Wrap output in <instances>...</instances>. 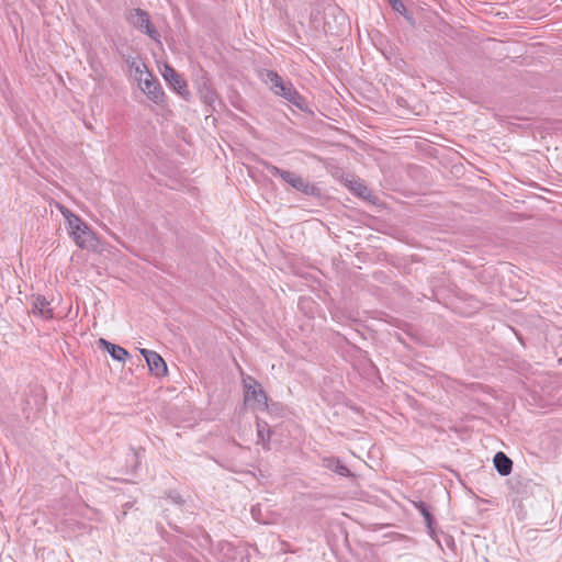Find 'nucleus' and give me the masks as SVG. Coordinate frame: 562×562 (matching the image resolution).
Returning a JSON list of instances; mask_svg holds the SVG:
<instances>
[{
  "instance_id": "nucleus-1",
  "label": "nucleus",
  "mask_w": 562,
  "mask_h": 562,
  "mask_svg": "<svg viewBox=\"0 0 562 562\" xmlns=\"http://www.w3.org/2000/svg\"><path fill=\"white\" fill-rule=\"evenodd\" d=\"M60 212L67 221V229L75 244L81 249H94L98 238L91 227L69 209L60 206Z\"/></svg>"
},
{
  "instance_id": "nucleus-2",
  "label": "nucleus",
  "mask_w": 562,
  "mask_h": 562,
  "mask_svg": "<svg viewBox=\"0 0 562 562\" xmlns=\"http://www.w3.org/2000/svg\"><path fill=\"white\" fill-rule=\"evenodd\" d=\"M126 21L139 32L149 36L156 43L161 44V35L151 23L150 15L146 10L134 8L127 11Z\"/></svg>"
},
{
  "instance_id": "nucleus-3",
  "label": "nucleus",
  "mask_w": 562,
  "mask_h": 562,
  "mask_svg": "<svg viewBox=\"0 0 562 562\" xmlns=\"http://www.w3.org/2000/svg\"><path fill=\"white\" fill-rule=\"evenodd\" d=\"M244 404L252 409L266 411L268 408V396L261 384L251 376L243 380Z\"/></svg>"
},
{
  "instance_id": "nucleus-4",
  "label": "nucleus",
  "mask_w": 562,
  "mask_h": 562,
  "mask_svg": "<svg viewBox=\"0 0 562 562\" xmlns=\"http://www.w3.org/2000/svg\"><path fill=\"white\" fill-rule=\"evenodd\" d=\"M46 406V393L44 387L35 385L30 389L24 398L22 407L23 415L26 419H32L37 416Z\"/></svg>"
},
{
  "instance_id": "nucleus-5",
  "label": "nucleus",
  "mask_w": 562,
  "mask_h": 562,
  "mask_svg": "<svg viewBox=\"0 0 562 562\" xmlns=\"http://www.w3.org/2000/svg\"><path fill=\"white\" fill-rule=\"evenodd\" d=\"M161 75L170 88H172L184 100H189L191 93L189 91L188 85L172 66L166 64Z\"/></svg>"
},
{
  "instance_id": "nucleus-6",
  "label": "nucleus",
  "mask_w": 562,
  "mask_h": 562,
  "mask_svg": "<svg viewBox=\"0 0 562 562\" xmlns=\"http://www.w3.org/2000/svg\"><path fill=\"white\" fill-rule=\"evenodd\" d=\"M266 82L270 83V89L276 95L288 100L295 87L291 81H284L283 78L273 70H266Z\"/></svg>"
},
{
  "instance_id": "nucleus-7",
  "label": "nucleus",
  "mask_w": 562,
  "mask_h": 562,
  "mask_svg": "<svg viewBox=\"0 0 562 562\" xmlns=\"http://www.w3.org/2000/svg\"><path fill=\"white\" fill-rule=\"evenodd\" d=\"M139 88L147 97L156 104H162L165 102V92L159 80L153 76L151 72H147V77L143 79Z\"/></svg>"
},
{
  "instance_id": "nucleus-8",
  "label": "nucleus",
  "mask_w": 562,
  "mask_h": 562,
  "mask_svg": "<svg viewBox=\"0 0 562 562\" xmlns=\"http://www.w3.org/2000/svg\"><path fill=\"white\" fill-rule=\"evenodd\" d=\"M140 353L145 358L148 369L154 375L164 376L167 374V364L159 353L148 349H140Z\"/></svg>"
},
{
  "instance_id": "nucleus-9",
  "label": "nucleus",
  "mask_w": 562,
  "mask_h": 562,
  "mask_svg": "<svg viewBox=\"0 0 562 562\" xmlns=\"http://www.w3.org/2000/svg\"><path fill=\"white\" fill-rule=\"evenodd\" d=\"M413 505L420 513V515L424 517V521H425L426 527L428 529L429 536L432 539H436L437 521H436L434 515L431 514V512L429 509V506L425 502H423V501L413 502Z\"/></svg>"
},
{
  "instance_id": "nucleus-10",
  "label": "nucleus",
  "mask_w": 562,
  "mask_h": 562,
  "mask_svg": "<svg viewBox=\"0 0 562 562\" xmlns=\"http://www.w3.org/2000/svg\"><path fill=\"white\" fill-rule=\"evenodd\" d=\"M322 465L330 471H334L340 476L355 477V474L341 463L337 457H325L322 459Z\"/></svg>"
},
{
  "instance_id": "nucleus-11",
  "label": "nucleus",
  "mask_w": 562,
  "mask_h": 562,
  "mask_svg": "<svg viewBox=\"0 0 562 562\" xmlns=\"http://www.w3.org/2000/svg\"><path fill=\"white\" fill-rule=\"evenodd\" d=\"M50 303L43 295H37L33 301L32 313L41 316L43 319L54 318V311L49 307Z\"/></svg>"
},
{
  "instance_id": "nucleus-12",
  "label": "nucleus",
  "mask_w": 562,
  "mask_h": 562,
  "mask_svg": "<svg viewBox=\"0 0 562 562\" xmlns=\"http://www.w3.org/2000/svg\"><path fill=\"white\" fill-rule=\"evenodd\" d=\"M215 551L221 562H234L237 558L236 548L227 541L217 542Z\"/></svg>"
},
{
  "instance_id": "nucleus-13",
  "label": "nucleus",
  "mask_w": 562,
  "mask_h": 562,
  "mask_svg": "<svg viewBox=\"0 0 562 562\" xmlns=\"http://www.w3.org/2000/svg\"><path fill=\"white\" fill-rule=\"evenodd\" d=\"M99 346L106 350L114 360L120 362H124L130 356L126 349L104 338L99 339Z\"/></svg>"
},
{
  "instance_id": "nucleus-14",
  "label": "nucleus",
  "mask_w": 562,
  "mask_h": 562,
  "mask_svg": "<svg viewBox=\"0 0 562 562\" xmlns=\"http://www.w3.org/2000/svg\"><path fill=\"white\" fill-rule=\"evenodd\" d=\"M257 426V436H258V442L262 445V448L265 450H270V439L272 436V431L266 420H262L260 418H257L256 422Z\"/></svg>"
},
{
  "instance_id": "nucleus-15",
  "label": "nucleus",
  "mask_w": 562,
  "mask_h": 562,
  "mask_svg": "<svg viewBox=\"0 0 562 562\" xmlns=\"http://www.w3.org/2000/svg\"><path fill=\"white\" fill-rule=\"evenodd\" d=\"M494 467L496 471L502 475H508L513 470V461L504 452L499 451L494 456Z\"/></svg>"
},
{
  "instance_id": "nucleus-16",
  "label": "nucleus",
  "mask_w": 562,
  "mask_h": 562,
  "mask_svg": "<svg viewBox=\"0 0 562 562\" xmlns=\"http://www.w3.org/2000/svg\"><path fill=\"white\" fill-rule=\"evenodd\" d=\"M199 97L204 104L212 109H214V104L218 99L216 91L205 82L199 89Z\"/></svg>"
},
{
  "instance_id": "nucleus-17",
  "label": "nucleus",
  "mask_w": 562,
  "mask_h": 562,
  "mask_svg": "<svg viewBox=\"0 0 562 562\" xmlns=\"http://www.w3.org/2000/svg\"><path fill=\"white\" fill-rule=\"evenodd\" d=\"M292 188L304 193L305 195H312V196L317 195L319 192L318 188L315 184L308 182L301 176H299L296 178L295 182L292 183Z\"/></svg>"
},
{
  "instance_id": "nucleus-18",
  "label": "nucleus",
  "mask_w": 562,
  "mask_h": 562,
  "mask_svg": "<svg viewBox=\"0 0 562 562\" xmlns=\"http://www.w3.org/2000/svg\"><path fill=\"white\" fill-rule=\"evenodd\" d=\"M130 69L135 72V79L138 81V85H142L143 79L147 77V72H149L147 66L144 63H137L136 60H127Z\"/></svg>"
},
{
  "instance_id": "nucleus-19",
  "label": "nucleus",
  "mask_w": 562,
  "mask_h": 562,
  "mask_svg": "<svg viewBox=\"0 0 562 562\" xmlns=\"http://www.w3.org/2000/svg\"><path fill=\"white\" fill-rule=\"evenodd\" d=\"M290 103L295 105L301 111H307V102L306 99L299 93V91L295 89L292 91L291 97L288 99Z\"/></svg>"
},
{
  "instance_id": "nucleus-20",
  "label": "nucleus",
  "mask_w": 562,
  "mask_h": 562,
  "mask_svg": "<svg viewBox=\"0 0 562 562\" xmlns=\"http://www.w3.org/2000/svg\"><path fill=\"white\" fill-rule=\"evenodd\" d=\"M260 165L272 176L282 178V175L284 172L283 169L272 165L268 160H260Z\"/></svg>"
},
{
  "instance_id": "nucleus-21",
  "label": "nucleus",
  "mask_w": 562,
  "mask_h": 562,
  "mask_svg": "<svg viewBox=\"0 0 562 562\" xmlns=\"http://www.w3.org/2000/svg\"><path fill=\"white\" fill-rule=\"evenodd\" d=\"M167 497L175 504L179 505V506H182L184 505V499L183 497L180 495V493L176 490H171L167 493Z\"/></svg>"
},
{
  "instance_id": "nucleus-22",
  "label": "nucleus",
  "mask_w": 562,
  "mask_h": 562,
  "mask_svg": "<svg viewBox=\"0 0 562 562\" xmlns=\"http://www.w3.org/2000/svg\"><path fill=\"white\" fill-rule=\"evenodd\" d=\"M391 8L398 13H404L406 11V7L402 0H387Z\"/></svg>"
},
{
  "instance_id": "nucleus-23",
  "label": "nucleus",
  "mask_w": 562,
  "mask_h": 562,
  "mask_svg": "<svg viewBox=\"0 0 562 562\" xmlns=\"http://www.w3.org/2000/svg\"><path fill=\"white\" fill-rule=\"evenodd\" d=\"M297 177H299V175H296L292 171L284 170L281 179L292 187V183L295 182Z\"/></svg>"
},
{
  "instance_id": "nucleus-24",
  "label": "nucleus",
  "mask_w": 562,
  "mask_h": 562,
  "mask_svg": "<svg viewBox=\"0 0 562 562\" xmlns=\"http://www.w3.org/2000/svg\"><path fill=\"white\" fill-rule=\"evenodd\" d=\"M131 451L133 452V456L135 458V462H136L135 467H138L139 465V453H140V451H144V449L131 448Z\"/></svg>"
}]
</instances>
